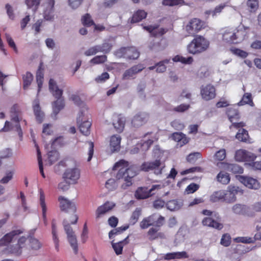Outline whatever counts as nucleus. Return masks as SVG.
Instances as JSON below:
<instances>
[{"instance_id":"2f4dec72","label":"nucleus","mask_w":261,"mask_h":261,"mask_svg":"<svg viewBox=\"0 0 261 261\" xmlns=\"http://www.w3.org/2000/svg\"><path fill=\"white\" fill-rule=\"evenodd\" d=\"M16 236V230H13L9 233L6 234L0 239V246H7L9 245L14 237Z\"/></svg>"},{"instance_id":"1a4fd4ad","label":"nucleus","mask_w":261,"mask_h":261,"mask_svg":"<svg viewBox=\"0 0 261 261\" xmlns=\"http://www.w3.org/2000/svg\"><path fill=\"white\" fill-rule=\"evenodd\" d=\"M64 230L67 234V240L70 246L72 247L74 253L77 254L78 252V245L77 239L74 232L70 226L69 222L64 220L63 222Z\"/></svg>"},{"instance_id":"f704fd0d","label":"nucleus","mask_w":261,"mask_h":261,"mask_svg":"<svg viewBox=\"0 0 261 261\" xmlns=\"http://www.w3.org/2000/svg\"><path fill=\"white\" fill-rule=\"evenodd\" d=\"M159 228L158 227H152L148 231V238L150 240H154L159 238L164 237V234L161 232H158Z\"/></svg>"},{"instance_id":"e2e57ef3","label":"nucleus","mask_w":261,"mask_h":261,"mask_svg":"<svg viewBox=\"0 0 261 261\" xmlns=\"http://www.w3.org/2000/svg\"><path fill=\"white\" fill-rule=\"evenodd\" d=\"M199 188L198 184L192 183L190 184L186 189V191L188 194L193 193L196 192Z\"/></svg>"},{"instance_id":"5fc2aeb1","label":"nucleus","mask_w":261,"mask_h":261,"mask_svg":"<svg viewBox=\"0 0 261 261\" xmlns=\"http://www.w3.org/2000/svg\"><path fill=\"white\" fill-rule=\"evenodd\" d=\"M215 159L219 161H223L226 158V150L224 149H221L217 151L214 155Z\"/></svg>"},{"instance_id":"3c124183","label":"nucleus","mask_w":261,"mask_h":261,"mask_svg":"<svg viewBox=\"0 0 261 261\" xmlns=\"http://www.w3.org/2000/svg\"><path fill=\"white\" fill-rule=\"evenodd\" d=\"M225 194L223 191L215 192L211 197V200L213 202H217L223 198H225Z\"/></svg>"},{"instance_id":"7ed1b4c3","label":"nucleus","mask_w":261,"mask_h":261,"mask_svg":"<svg viewBox=\"0 0 261 261\" xmlns=\"http://www.w3.org/2000/svg\"><path fill=\"white\" fill-rule=\"evenodd\" d=\"M49 89L53 96L57 98V100L53 103L52 115L56 117L59 112L64 107V101L62 98L63 90L58 88L56 82L53 79H50L49 81Z\"/></svg>"},{"instance_id":"cd10ccee","label":"nucleus","mask_w":261,"mask_h":261,"mask_svg":"<svg viewBox=\"0 0 261 261\" xmlns=\"http://www.w3.org/2000/svg\"><path fill=\"white\" fill-rule=\"evenodd\" d=\"M256 240L261 241V232H259L256 233L254 238L248 237H238L234 239V241L236 242H241L243 243H253Z\"/></svg>"},{"instance_id":"69168bd1","label":"nucleus","mask_w":261,"mask_h":261,"mask_svg":"<svg viewBox=\"0 0 261 261\" xmlns=\"http://www.w3.org/2000/svg\"><path fill=\"white\" fill-rule=\"evenodd\" d=\"M201 154L199 152H193L189 154L187 157V160L189 162H194L197 159L200 158Z\"/></svg>"},{"instance_id":"c9c22d12","label":"nucleus","mask_w":261,"mask_h":261,"mask_svg":"<svg viewBox=\"0 0 261 261\" xmlns=\"http://www.w3.org/2000/svg\"><path fill=\"white\" fill-rule=\"evenodd\" d=\"M147 13L144 10H138L134 14L132 18V23H136L141 21L142 19L146 18Z\"/></svg>"},{"instance_id":"052dcab7","label":"nucleus","mask_w":261,"mask_h":261,"mask_svg":"<svg viewBox=\"0 0 261 261\" xmlns=\"http://www.w3.org/2000/svg\"><path fill=\"white\" fill-rule=\"evenodd\" d=\"M71 184L68 180L64 179V180L59 184L58 188L63 191H66L69 189Z\"/></svg>"},{"instance_id":"864d4df0","label":"nucleus","mask_w":261,"mask_h":261,"mask_svg":"<svg viewBox=\"0 0 261 261\" xmlns=\"http://www.w3.org/2000/svg\"><path fill=\"white\" fill-rule=\"evenodd\" d=\"M48 155L50 165L56 162L59 158V153L57 151H49L48 153Z\"/></svg>"},{"instance_id":"aec40b11","label":"nucleus","mask_w":261,"mask_h":261,"mask_svg":"<svg viewBox=\"0 0 261 261\" xmlns=\"http://www.w3.org/2000/svg\"><path fill=\"white\" fill-rule=\"evenodd\" d=\"M115 206V204L112 202L107 201L103 204L98 206L96 211V217L99 218L105 215Z\"/></svg>"},{"instance_id":"f3484780","label":"nucleus","mask_w":261,"mask_h":261,"mask_svg":"<svg viewBox=\"0 0 261 261\" xmlns=\"http://www.w3.org/2000/svg\"><path fill=\"white\" fill-rule=\"evenodd\" d=\"M125 118L121 114L114 115L113 116V125L118 133H121L124 128Z\"/></svg>"},{"instance_id":"37998d69","label":"nucleus","mask_w":261,"mask_h":261,"mask_svg":"<svg viewBox=\"0 0 261 261\" xmlns=\"http://www.w3.org/2000/svg\"><path fill=\"white\" fill-rule=\"evenodd\" d=\"M232 210L234 214H244L247 211V206L241 204H236L232 206Z\"/></svg>"},{"instance_id":"0e129e2a","label":"nucleus","mask_w":261,"mask_h":261,"mask_svg":"<svg viewBox=\"0 0 261 261\" xmlns=\"http://www.w3.org/2000/svg\"><path fill=\"white\" fill-rule=\"evenodd\" d=\"M52 238L55 244V249L57 251H59V239L58 236V231L51 232Z\"/></svg>"},{"instance_id":"f03ea898","label":"nucleus","mask_w":261,"mask_h":261,"mask_svg":"<svg viewBox=\"0 0 261 261\" xmlns=\"http://www.w3.org/2000/svg\"><path fill=\"white\" fill-rule=\"evenodd\" d=\"M128 166L127 162L121 160L114 165L113 170H116L121 167L116 175V178L118 179H124V180L126 182L127 186H129L132 185L131 179L138 174L139 170L136 165H132L128 168H125Z\"/></svg>"},{"instance_id":"6ab92c4d","label":"nucleus","mask_w":261,"mask_h":261,"mask_svg":"<svg viewBox=\"0 0 261 261\" xmlns=\"http://www.w3.org/2000/svg\"><path fill=\"white\" fill-rule=\"evenodd\" d=\"M201 94L202 97L204 100H211L214 98L216 96L215 88L211 85L202 87L201 89Z\"/></svg>"},{"instance_id":"79ce46f5","label":"nucleus","mask_w":261,"mask_h":261,"mask_svg":"<svg viewBox=\"0 0 261 261\" xmlns=\"http://www.w3.org/2000/svg\"><path fill=\"white\" fill-rule=\"evenodd\" d=\"M166 205L167 209L171 211L178 210L181 206V203L175 200L169 201Z\"/></svg>"},{"instance_id":"a18cd8bd","label":"nucleus","mask_w":261,"mask_h":261,"mask_svg":"<svg viewBox=\"0 0 261 261\" xmlns=\"http://www.w3.org/2000/svg\"><path fill=\"white\" fill-rule=\"evenodd\" d=\"M230 0H227L225 3L221 4L217 6L212 12V15L214 17L218 14L220 13L222 10L225 7L229 6Z\"/></svg>"},{"instance_id":"13d9d810","label":"nucleus","mask_w":261,"mask_h":261,"mask_svg":"<svg viewBox=\"0 0 261 261\" xmlns=\"http://www.w3.org/2000/svg\"><path fill=\"white\" fill-rule=\"evenodd\" d=\"M140 215L141 211L139 208H136L132 214L130 219V223L133 225L135 224L138 221Z\"/></svg>"},{"instance_id":"ea45409f","label":"nucleus","mask_w":261,"mask_h":261,"mask_svg":"<svg viewBox=\"0 0 261 261\" xmlns=\"http://www.w3.org/2000/svg\"><path fill=\"white\" fill-rule=\"evenodd\" d=\"M240 128L239 129L236 137L240 141L246 142L249 138L248 132L246 129L243 128V127Z\"/></svg>"},{"instance_id":"bf43d9fd","label":"nucleus","mask_w":261,"mask_h":261,"mask_svg":"<svg viewBox=\"0 0 261 261\" xmlns=\"http://www.w3.org/2000/svg\"><path fill=\"white\" fill-rule=\"evenodd\" d=\"M183 0H163L162 4L165 6H173L182 4Z\"/></svg>"},{"instance_id":"2eb2a0df","label":"nucleus","mask_w":261,"mask_h":261,"mask_svg":"<svg viewBox=\"0 0 261 261\" xmlns=\"http://www.w3.org/2000/svg\"><path fill=\"white\" fill-rule=\"evenodd\" d=\"M144 68V66L141 64L134 65L124 71L122 75V79L123 80L134 79L136 74L141 72Z\"/></svg>"},{"instance_id":"603ef678","label":"nucleus","mask_w":261,"mask_h":261,"mask_svg":"<svg viewBox=\"0 0 261 261\" xmlns=\"http://www.w3.org/2000/svg\"><path fill=\"white\" fill-rule=\"evenodd\" d=\"M82 21L84 25L90 27L95 25L93 21L92 20L91 16L89 14L84 15L82 18Z\"/></svg>"},{"instance_id":"338daca9","label":"nucleus","mask_w":261,"mask_h":261,"mask_svg":"<svg viewBox=\"0 0 261 261\" xmlns=\"http://www.w3.org/2000/svg\"><path fill=\"white\" fill-rule=\"evenodd\" d=\"M117 185L114 179L110 178L106 183V187L109 190L112 191L116 189Z\"/></svg>"},{"instance_id":"20e7f679","label":"nucleus","mask_w":261,"mask_h":261,"mask_svg":"<svg viewBox=\"0 0 261 261\" xmlns=\"http://www.w3.org/2000/svg\"><path fill=\"white\" fill-rule=\"evenodd\" d=\"M208 40L201 36L194 38L187 46L188 51L192 54L201 53L205 51L209 47Z\"/></svg>"},{"instance_id":"bb28decb","label":"nucleus","mask_w":261,"mask_h":261,"mask_svg":"<svg viewBox=\"0 0 261 261\" xmlns=\"http://www.w3.org/2000/svg\"><path fill=\"white\" fill-rule=\"evenodd\" d=\"M188 257V254L185 251L181 252H174L168 253L165 254L164 257V259L166 260L187 258Z\"/></svg>"},{"instance_id":"6e6552de","label":"nucleus","mask_w":261,"mask_h":261,"mask_svg":"<svg viewBox=\"0 0 261 261\" xmlns=\"http://www.w3.org/2000/svg\"><path fill=\"white\" fill-rule=\"evenodd\" d=\"M161 188L160 185H153L150 189L146 187H139L135 192V196L138 200L146 199L154 195V191L159 190Z\"/></svg>"},{"instance_id":"ddd939ff","label":"nucleus","mask_w":261,"mask_h":261,"mask_svg":"<svg viewBox=\"0 0 261 261\" xmlns=\"http://www.w3.org/2000/svg\"><path fill=\"white\" fill-rule=\"evenodd\" d=\"M63 177L71 184H75L80 177V171L77 168H68L64 172Z\"/></svg>"},{"instance_id":"c85d7f7f","label":"nucleus","mask_w":261,"mask_h":261,"mask_svg":"<svg viewBox=\"0 0 261 261\" xmlns=\"http://www.w3.org/2000/svg\"><path fill=\"white\" fill-rule=\"evenodd\" d=\"M171 137L173 140L177 142L180 146L186 144L189 141V139L182 133H174L172 134Z\"/></svg>"},{"instance_id":"473e14b6","label":"nucleus","mask_w":261,"mask_h":261,"mask_svg":"<svg viewBox=\"0 0 261 261\" xmlns=\"http://www.w3.org/2000/svg\"><path fill=\"white\" fill-rule=\"evenodd\" d=\"M42 63L40 64L39 68L36 72V79L38 85L37 95L41 90L44 79V74L43 72V69L42 68Z\"/></svg>"},{"instance_id":"a878e982","label":"nucleus","mask_w":261,"mask_h":261,"mask_svg":"<svg viewBox=\"0 0 261 261\" xmlns=\"http://www.w3.org/2000/svg\"><path fill=\"white\" fill-rule=\"evenodd\" d=\"M33 109L37 121L40 123H41L43 120L44 114L41 110L38 99L34 100L33 103Z\"/></svg>"},{"instance_id":"de8ad7c7","label":"nucleus","mask_w":261,"mask_h":261,"mask_svg":"<svg viewBox=\"0 0 261 261\" xmlns=\"http://www.w3.org/2000/svg\"><path fill=\"white\" fill-rule=\"evenodd\" d=\"M129 227L128 225L123 226L119 227L117 228L114 229L110 231L109 233V237L110 239H112L114 235L120 234L126 230Z\"/></svg>"},{"instance_id":"412c9836","label":"nucleus","mask_w":261,"mask_h":261,"mask_svg":"<svg viewBox=\"0 0 261 261\" xmlns=\"http://www.w3.org/2000/svg\"><path fill=\"white\" fill-rule=\"evenodd\" d=\"M148 115L145 113H140L136 115L132 120V125L138 127L145 124L148 119Z\"/></svg>"},{"instance_id":"7c9ffc66","label":"nucleus","mask_w":261,"mask_h":261,"mask_svg":"<svg viewBox=\"0 0 261 261\" xmlns=\"http://www.w3.org/2000/svg\"><path fill=\"white\" fill-rule=\"evenodd\" d=\"M128 236H127L123 240L119 241L118 243H112V247L117 255H120L122 254L123 246L128 243Z\"/></svg>"},{"instance_id":"393cba45","label":"nucleus","mask_w":261,"mask_h":261,"mask_svg":"<svg viewBox=\"0 0 261 261\" xmlns=\"http://www.w3.org/2000/svg\"><path fill=\"white\" fill-rule=\"evenodd\" d=\"M221 164L223 165L225 169L234 174H241L243 172V168L237 164L221 163Z\"/></svg>"},{"instance_id":"4d7b16f0","label":"nucleus","mask_w":261,"mask_h":261,"mask_svg":"<svg viewBox=\"0 0 261 261\" xmlns=\"http://www.w3.org/2000/svg\"><path fill=\"white\" fill-rule=\"evenodd\" d=\"M101 45L103 54H108L111 50L113 44L109 41H105Z\"/></svg>"},{"instance_id":"c756f323","label":"nucleus","mask_w":261,"mask_h":261,"mask_svg":"<svg viewBox=\"0 0 261 261\" xmlns=\"http://www.w3.org/2000/svg\"><path fill=\"white\" fill-rule=\"evenodd\" d=\"M39 193H40L39 200H40V205L42 208L43 220V222H44L45 225H47V220L46 214L47 208H46V204H45V196H44V193H43V191H42V190L40 189Z\"/></svg>"},{"instance_id":"72a5a7b5","label":"nucleus","mask_w":261,"mask_h":261,"mask_svg":"<svg viewBox=\"0 0 261 261\" xmlns=\"http://www.w3.org/2000/svg\"><path fill=\"white\" fill-rule=\"evenodd\" d=\"M202 224L203 225L212 227L218 229H221L223 227V225L222 224L209 217L205 218L202 220Z\"/></svg>"},{"instance_id":"680f3d73","label":"nucleus","mask_w":261,"mask_h":261,"mask_svg":"<svg viewBox=\"0 0 261 261\" xmlns=\"http://www.w3.org/2000/svg\"><path fill=\"white\" fill-rule=\"evenodd\" d=\"M20 199L21 200V207L23 208V211L24 212H29V207L27 205L26 200H25V196L24 193L22 192L20 193Z\"/></svg>"},{"instance_id":"f257e3e1","label":"nucleus","mask_w":261,"mask_h":261,"mask_svg":"<svg viewBox=\"0 0 261 261\" xmlns=\"http://www.w3.org/2000/svg\"><path fill=\"white\" fill-rule=\"evenodd\" d=\"M248 28L239 25L236 28H226L222 33V41L228 44H237L244 40Z\"/></svg>"},{"instance_id":"f8f14e48","label":"nucleus","mask_w":261,"mask_h":261,"mask_svg":"<svg viewBox=\"0 0 261 261\" xmlns=\"http://www.w3.org/2000/svg\"><path fill=\"white\" fill-rule=\"evenodd\" d=\"M202 26V22L200 19L193 18L186 26V30L190 35L193 36L200 31Z\"/></svg>"},{"instance_id":"6e6d98bb","label":"nucleus","mask_w":261,"mask_h":261,"mask_svg":"<svg viewBox=\"0 0 261 261\" xmlns=\"http://www.w3.org/2000/svg\"><path fill=\"white\" fill-rule=\"evenodd\" d=\"M220 243L222 245L227 247L231 243V237L228 233L224 234L221 239Z\"/></svg>"},{"instance_id":"423d86ee","label":"nucleus","mask_w":261,"mask_h":261,"mask_svg":"<svg viewBox=\"0 0 261 261\" xmlns=\"http://www.w3.org/2000/svg\"><path fill=\"white\" fill-rule=\"evenodd\" d=\"M165 167V163L156 159L152 161L144 162L140 166V170L144 172L153 171L154 174L158 175L162 173Z\"/></svg>"},{"instance_id":"e433bc0d","label":"nucleus","mask_w":261,"mask_h":261,"mask_svg":"<svg viewBox=\"0 0 261 261\" xmlns=\"http://www.w3.org/2000/svg\"><path fill=\"white\" fill-rule=\"evenodd\" d=\"M246 104H248L251 107L254 106L252 95L250 93H245L241 100L238 102L239 106H243Z\"/></svg>"},{"instance_id":"4c0bfd02","label":"nucleus","mask_w":261,"mask_h":261,"mask_svg":"<svg viewBox=\"0 0 261 261\" xmlns=\"http://www.w3.org/2000/svg\"><path fill=\"white\" fill-rule=\"evenodd\" d=\"M23 89L27 90L29 87L31 85L32 82L33 80V76L32 74L30 72H27L22 76Z\"/></svg>"},{"instance_id":"5701e85b","label":"nucleus","mask_w":261,"mask_h":261,"mask_svg":"<svg viewBox=\"0 0 261 261\" xmlns=\"http://www.w3.org/2000/svg\"><path fill=\"white\" fill-rule=\"evenodd\" d=\"M121 140V137L118 135H113L111 137L110 147L112 152L118 151L120 150Z\"/></svg>"},{"instance_id":"09e8293b","label":"nucleus","mask_w":261,"mask_h":261,"mask_svg":"<svg viewBox=\"0 0 261 261\" xmlns=\"http://www.w3.org/2000/svg\"><path fill=\"white\" fill-rule=\"evenodd\" d=\"M230 50L234 55L242 58H245L248 55L246 51L236 47H231Z\"/></svg>"},{"instance_id":"9b49d317","label":"nucleus","mask_w":261,"mask_h":261,"mask_svg":"<svg viewBox=\"0 0 261 261\" xmlns=\"http://www.w3.org/2000/svg\"><path fill=\"white\" fill-rule=\"evenodd\" d=\"M84 109L81 110L79 116L77 118V122L79 124V129L80 132L85 136H88L90 132V127L91 123L90 121L85 120L83 118L84 116Z\"/></svg>"},{"instance_id":"58836bf2","label":"nucleus","mask_w":261,"mask_h":261,"mask_svg":"<svg viewBox=\"0 0 261 261\" xmlns=\"http://www.w3.org/2000/svg\"><path fill=\"white\" fill-rule=\"evenodd\" d=\"M29 246L33 250H38L42 246V243L39 240L31 236L29 238Z\"/></svg>"},{"instance_id":"4468645a","label":"nucleus","mask_w":261,"mask_h":261,"mask_svg":"<svg viewBox=\"0 0 261 261\" xmlns=\"http://www.w3.org/2000/svg\"><path fill=\"white\" fill-rule=\"evenodd\" d=\"M235 160L239 162L254 161L256 156L253 153L244 149H239L235 153Z\"/></svg>"},{"instance_id":"774afa93","label":"nucleus","mask_w":261,"mask_h":261,"mask_svg":"<svg viewBox=\"0 0 261 261\" xmlns=\"http://www.w3.org/2000/svg\"><path fill=\"white\" fill-rule=\"evenodd\" d=\"M109 74L108 72H103L95 79V81L97 83H102L109 79Z\"/></svg>"},{"instance_id":"b1692460","label":"nucleus","mask_w":261,"mask_h":261,"mask_svg":"<svg viewBox=\"0 0 261 261\" xmlns=\"http://www.w3.org/2000/svg\"><path fill=\"white\" fill-rule=\"evenodd\" d=\"M145 138L147 137L146 140H145L144 142L141 145V147L142 150L146 151L149 149L150 145L153 143V142L156 140L158 138L154 134H153L152 133H147L145 136Z\"/></svg>"},{"instance_id":"39448f33","label":"nucleus","mask_w":261,"mask_h":261,"mask_svg":"<svg viewBox=\"0 0 261 261\" xmlns=\"http://www.w3.org/2000/svg\"><path fill=\"white\" fill-rule=\"evenodd\" d=\"M58 201L61 211L73 214L70 223L72 224H75L77 222L78 217L74 214L76 212V206L74 203L62 196L59 197Z\"/></svg>"},{"instance_id":"c03bdc74","label":"nucleus","mask_w":261,"mask_h":261,"mask_svg":"<svg viewBox=\"0 0 261 261\" xmlns=\"http://www.w3.org/2000/svg\"><path fill=\"white\" fill-rule=\"evenodd\" d=\"M169 61L170 60L169 59H165L155 64L156 72L163 73L165 72L166 70L165 64L169 63Z\"/></svg>"},{"instance_id":"49530a36","label":"nucleus","mask_w":261,"mask_h":261,"mask_svg":"<svg viewBox=\"0 0 261 261\" xmlns=\"http://www.w3.org/2000/svg\"><path fill=\"white\" fill-rule=\"evenodd\" d=\"M41 0H25V4L28 7L36 11L40 5Z\"/></svg>"},{"instance_id":"4be33fe9","label":"nucleus","mask_w":261,"mask_h":261,"mask_svg":"<svg viewBox=\"0 0 261 261\" xmlns=\"http://www.w3.org/2000/svg\"><path fill=\"white\" fill-rule=\"evenodd\" d=\"M143 29L149 32L150 34L154 37L162 36L166 33V31L164 29L159 28L158 25L144 26L143 27Z\"/></svg>"},{"instance_id":"0eeeda50","label":"nucleus","mask_w":261,"mask_h":261,"mask_svg":"<svg viewBox=\"0 0 261 261\" xmlns=\"http://www.w3.org/2000/svg\"><path fill=\"white\" fill-rule=\"evenodd\" d=\"M115 56L118 58H123L128 60L137 59L139 56L140 53L135 47H122L116 50L114 52Z\"/></svg>"},{"instance_id":"8fccbe9b","label":"nucleus","mask_w":261,"mask_h":261,"mask_svg":"<svg viewBox=\"0 0 261 261\" xmlns=\"http://www.w3.org/2000/svg\"><path fill=\"white\" fill-rule=\"evenodd\" d=\"M107 57L106 55L97 56L90 60V63L93 64H102L107 61Z\"/></svg>"},{"instance_id":"a211bd4d","label":"nucleus","mask_w":261,"mask_h":261,"mask_svg":"<svg viewBox=\"0 0 261 261\" xmlns=\"http://www.w3.org/2000/svg\"><path fill=\"white\" fill-rule=\"evenodd\" d=\"M55 0H47L46 6L44 11V18L46 20L53 21L54 19Z\"/></svg>"},{"instance_id":"9d476101","label":"nucleus","mask_w":261,"mask_h":261,"mask_svg":"<svg viewBox=\"0 0 261 261\" xmlns=\"http://www.w3.org/2000/svg\"><path fill=\"white\" fill-rule=\"evenodd\" d=\"M226 114L230 121L232 122L231 126L238 128L239 127H243L245 125V123L243 122H235L240 118V114L238 110L234 107L228 108L226 110Z\"/></svg>"},{"instance_id":"a19ab883","label":"nucleus","mask_w":261,"mask_h":261,"mask_svg":"<svg viewBox=\"0 0 261 261\" xmlns=\"http://www.w3.org/2000/svg\"><path fill=\"white\" fill-rule=\"evenodd\" d=\"M217 180L224 185L228 184L230 181V176L227 173L220 172L217 176Z\"/></svg>"},{"instance_id":"dca6fc26","label":"nucleus","mask_w":261,"mask_h":261,"mask_svg":"<svg viewBox=\"0 0 261 261\" xmlns=\"http://www.w3.org/2000/svg\"><path fill=\"white\" fill-rule=\"evenodd\" d=\"M239 179L242 184L249 189L257 190L260 188L258 181L252 177L241 176Z\"/></svg>"}]
</instances>
